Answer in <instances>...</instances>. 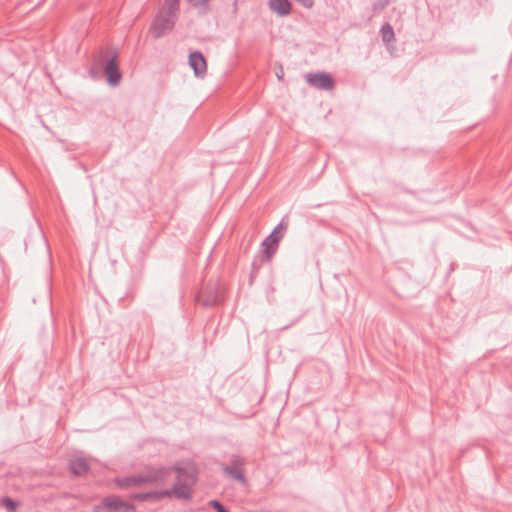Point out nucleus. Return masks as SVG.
Masks as SVG:
<instances>
[{
  "label": "nucleus",
  "mask_w": 512,
  "mask_h": 512,
  "mask_svg": "<svg viewBox=\"0 0 512 512\" xmlns=\"http://www.w3.org/2000/svg\"><path fill=\"white\" fill-rule=\"evenodd\" d=\"M217 303H218L217 295H211L202 300V305L205 307H213V306L217 305Z\"/></svg>",
  "instance_id": "obj_18"
},
{
  "label": "nucleus",
  "mask_w": 512,
  "mask_h": 512,
  "mask_svg": "<svg viewBox=\"0 0 512 512\" xmlns=\"http://www.w3.org/2000/svg\"><path fill=\"white\" fill-rule=\"evenodd\" d=\"M103 71L110 86H117L119 84L122 74L118 68L117 54H114L106 61Z\"/></svg>",
  "instance_id": "obj_8"
},
{
  "label": "nucleus",
  "mask_w": 512,
  "mask_h": 512,
  "mask_svg": "<svg viewBox=\"0 0 512 512\" xmlns=\"http://www.w3.org/2000/svg\"><path fill=\"white\" fill-rule=\"evenodd\" d=\"M245 459L239 454L230 456V463L222 466V471L226 476L233 480H237L242 484L247 483L244 474Z\"/></svg>",
  "instance_id": "obj_3"
},
{
  "label": "nucleus",
  "mask_w": 512,
  "mask_h": 512,
  "mask_svg": "<svg viewBox=\"0 0 512 512\" xmlns=\"http://www.w3.org/2000/svg\"><path fill=\"white\" fill-rule=\"evenodd\" d=\"M172 489H176V492H173V496H175L176 498L184 499L186 501L191 500L192 495L189 486L177 480L173 485Z\"/></svg>",
  "instance_id": "obj_13"
},
{
  "label": "nucleus",
  "mask_w": 512,
  "mask_h": 512,
  "mask_svg": "<svg viewBox=\"0 0 512 512\" xmlns=\"http://www.w3.org/2000/svg\"><path fill=\"white\" fill-rule=\"evenodd\" d=\"M268 6L280 17L288 16L292 10V3L289 0H269Z\"/></svg>",
  "instance_id": "obj_10"
},
{
  "label": "nucleus",
  "mask_w": 512,
  "mask_h": 512,
  "mask_svg": "<svg viewBox=\"0 0 512 512\" xmlns=\"http://www.w3.org/2000/svg\"><path fill=\"white\" fill-rule=\"evenodd\" d=\"M176 18L158 12L151 24V32L154 38H160L173 30Z\"/></svg>",
  "instance_id": "obj_5"
},
{
  "label": "nucleus",
  "mask_w": 512,
  "mask_h": 512,
  "mask_svg": "<svg viewBox=\"0 0 512 512\" xmlns=\"http://www.w3.org/2000/svg\"><path fill=\"white\" fill-rule=\"evenodd\" d=\"M189 65L197 77H202L207 71V63L203 54L199 51L191 52L189 55Z\"/></svg>",
  "instance_id": "obj_9"
},
{
  "label": "nucleus",
  "mask_w": 512,
  "mask_h": 512,
  "mask_svg": "<svg viewBox=\"0 0 512 512\" xmlns=\"http://www.w3.org/2000/svg\"><path fill=\"white\" fill-rule=\"evenodd\" d=\"M381 36H382L383 42H385V43H389L392 40H394L395 34H394L393 28L391 27L390 24L386 23L385 25L382 26Z\"/></svg>",
  "instance_id": "obj_15"
},
{
  "label": "nucleus",
  "mask_w": 512,
  "mask_h": 512,
  "mask_svg": "<svg viewBox=\"0 0 512 512\" xmlns=\"http://www.w3.org/2000/svg\"><path fill=\"white\" fill-rule=\"evenodd\" d=\"M390 3V0H375L372 5L374 14H378L383 11Z\"/></svg>",
  "instance_id": "obj_16"
},
{
  "label": "nucleus",
  "mask_w": 512,
  "mask_h": 512,
  "mask_svg": "<svg viewBox=\"0 0 512 512\" xmlns=\"http://www.w3.org/2000/svg\"><path fill=\"white\" fill-rule=\"evenodd\" d=\"M173 492H176V489H165V490H160V491H156V494H157V501H159L160 499L164 498V497H171L173 496Z\"/></svg>",
  "instance_id": "obj_21"
},
{
  "label": "nucleus",
  "mask_w": 512,
  "mask_h": 512,
  "mask_svg": "<svg viewBox=\"0 0 512 512\" xmlns=\"http://www.w3.org/2000/svg\"><path fill=\"white\" fill-rule=\"evenodd\" d=\"M209 506L216 510V512H228L226 507L218 500L214 499L209 502Z\"/></svg>",
  "instance_id": "obj_20"
},
{
  "label": "nucleus",
  "mask_w": 512,
  "mask_h": 512,
  "mask_svg": "<svg viewBox=\"0 0 512 512\" xmlns=\"http://www.w3.org/2000/svg\"><path fill=\"white\" fill-rule=\"evenodd\" d=\"M180 11V0H164L159 12L178 18Z\"/></svg>",
  "instance_id": "obj_12"
},
{
  "label": "nucleus",
  "mask_w": 512,
  "mask_h": 512,
  "mask_svg": "<svg viewBox=\"0 0 512 512\" xmlns=\"http://www.w3.org/2000/svg\"><path fill=\"white\" fill-rule=\"evenodd\" d=\"M297 2H299L303 7L305 8H311L314 4V1L313 0H296Z\"/></svg>",
  "instance_id": "obj_22"
},
{
  "label": "nucleus",
  "mask_w": 512,
  "mask_h": 512,
  "mask_svg": "<svg viewBox=\"0 0 512 512\" xmlns=\"http://www.w3.org/2000/svg\"><path fill=\"white\" fill-rule=\"evenodd\" d=\"M277 77H278V79H281L282 75H280V73H277Z\"/></svg>",
  "instance_id": "obj_23"
},
{
  "label": "nucleus",
  "mask_w": 512,
  "mask_h": 512,
  "mask_svg": "<svg viewBox=\"0 0 512 512\" xmlns=\"http://www.w3.org/2000/svg\"><path fill=\"white\" fill-rule=\"evenodd\" d=\"M173 469L177 472L176 479L183 484L191 487L197 481L198 470L193 463L186 465L175 464Z\"/></svg>",
  "instance_id": "obj_6"
},
{
  "label": "nucleus",
  "mask_w": 512,
  "mask_h": 512,
  "mask_svg": "<svg viewBox=\"0 0 512 512\" xmlns=\"http://www.w3.org/2000/svg\"><path fill=\"white\" fill-rule=\"evenodd\" d=\"M1 502L9 511H14L17 508V503L10 497L2 498Z\"/></svg>",
  "instance_id": "obj_19"
},
{
  "label": "nucleus",
  "mask_w": 512,
  "mask_h": 512,
  "mask_svg": "<svg viewBox=\"0 0 512 512\" xmlns=\"http://www.w3.org/2000/svg\"><path fill=\"white\" fill-rule=\"evenodd\" d=\"M306 81L313 87L321 90H331L334 87V81L330 74L326 72L309 73L305 76Z\"/></svg>",
  "instance_id": "obj_7"
},
{
  "label": "nucleus",
  "mask_w": 512,
  "mask_h": 512,
  "mask_svg": "<svg viewBox=\"0 0 512 512\" xmlns=\"http://www.w3.org/2000/svg\"><path fill=\"white\" fill-rule=\"evenodd\" d=\"M71 472L77 476L84 475L89 470V463L83 457H76L69 462Z\"/></svg>",
  "instance_id": "obj_11"
},
{
  "label": "nucleus",
  "mask_w": 512,
  "mask_h": 512,
  "mask_svg": "<svg viewBox=\"0 0 512 512\" xmlns=\"http://www.w3.org/2000/svg\"><path fill=\"white\" fill-rule=\"evenodd\" d=\"M193 7L202 9L204 12L208 11V2L209 0H186Z\"/></svg>",
  "instance_id": "obj_17"
},
{
  "label": "nucleus",
  "mask_w": 512,
  "mask_h": 512,
  "mask_svg": "<svg viewBox=\"0 0 512 512\" xmlns=\"http://www.w3.org/2000/svg\"><path fill=\"white\" fill-rule=\"evenodd\" d=\"M285 227L281 221L272 232L263 240V254L259 259H255L252 263L253 269L258 270L265 262H270L275 255L279 243L284 236Z\"/></svg>",
  "instance_id": "obj_1"
},
{
  "label": "nucleus",
  "mask_w": 512,
  "mask_h": 512,
  "mask_svg": "<svg viewBox=\"0 0 512 512\" xmlns=\"http://www.w3.org/2000/svg\"><path fill=\"white\" fill-rule=\"evenodd\" d=\"M101 510H106L107 512H136L133 504L115 495L106 496L102 499L101 504L96 508V512Z\"/></svg>",
  "instance_id": "obj_4"
},
{
  "label": "nucleus",
  "mask_w": 512,
  "mask_h": 512,
  "mask_svg": "<svg viewBox=\"0 0 512 512\" xmlns=\"http://www.w3.org/2000/svg\"><path fill=\"white\" fill-rule=\"evenodd\" d=\"M164 469L159 470L154 475H129L125 477H117L115 484L120 489H129L131 487H138L145 483H152L155 481L163 480Z\"/></svg>",
  "instance_id": "obj_2"
},
{
  "label": "nucleus",
  "mask_w": 512,
  "mask_h": 512,
  "mask_svg": "<svg viewBox=\"0 0 512 512\" xmlns=\"http://www.w3.org/2000/svg\"><path fill=\"white\" fill-rule=\"evenodd\" d=\"M130 499L135 501H157L156 491H148L142 493H134L130 495Z\"/></svg>",
  "instance_id": "obj_14"
}]
</instances>
